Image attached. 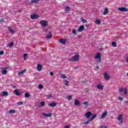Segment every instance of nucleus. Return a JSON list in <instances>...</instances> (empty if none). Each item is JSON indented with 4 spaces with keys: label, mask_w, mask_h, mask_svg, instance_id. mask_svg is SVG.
<instances>
[{
    "label": "nucleus",
    "mask_w": 128,
    "mask_h": 128,
    "mask_svg": "<svg viewBox=\"0 0 128 128\" xmlns=\"http://www.w3.org/2000/svg\"><path fill=\"white\" fill-rule=\"evenodd\" d=\"M78 60H80V55H78V54H76L70 59V60L71 62H78Z\"/></svg>",
    "instance_id": "1"
},
{
    "label": "nucleus",
    "mask_w": 128,
    "mask_h": 128,
    "mask_svg": "<svg viewBox=\"0 0 128 128\" xmlns=\"http://www.w3.org/2000/svg\"><path fill=\"white\" fill-rule=\"evenodd\" d=\"M119 90L120 92H124V95L128 94V90H126V88H120Z\"/></svg>",
    "instance_id": "2"
},
{
    "label": "nucleus",
    "mask_w": 128,
    "mask_h": 128,
    "mask_svg": "<svg viewBox=\"0 0 128 128\" xmlns=\"http://www.w3.org/2000/svg\"><path fill=\"white\" fill-rule=\"evenodd\" d=\"M40 24L42 26L46 28L48 26V21L42 20L40 22Z\"/></svg>",
    "instance_id": "3"
},
{
    "label": "nucleus",
    "mask_w": 128,
    "mask_h": 128,
    "mask_svg": "<svg viewBox=\"0 0 128 128\" xmlns=\"http://www.w3.org/2000/svg\"><path fill=\"white\" fill-rule=\"evenodd\" d=\"M102 56L100 55V53H97L94 56V58L96 60H98V62H100L101 60V57Z\"/></svg>",
    "instance_id": "4"
},
{
    "label": "nucleus",
    "mask_w": 128,
    "mask_h": 128,
    "mask_svg": "<svg viewBox=\"0 0 128 128\" xmlns=\"http://www.w3.org/2000/svg\"><path fill=\"white\" fill-rule=\"evenodd\" d=\"M40 18V16L38 14H34L30 15V18L32 20H36V18Z\"/></svg>",
    "instance_id": "5"
},
{
    "label": "nucleus",
    "mask_w": 128,
    "mask_h": 128,
    "mask_svg": "<svg viewBox=\"0 0 128 128\" xmlns=\"http://www.w3.org/2000/svg\"><path fill=\"white\" fill-rule=\"evenodd\" d=\"M118 120L119 121V124H122V122H124L122 115V114L118 115Z\"/></svg>",
    "instance_id": "6"
},
{
    "label": "nucleus",
    "mask_w": 128,
    "mask_h": 128,
    "mask_svg": "<svg viewBox=\"0 0 128 128\" xmlns=\"http://www.w3.org/2000/svg\"><path fill=\"white\" fill-rule=\"evenodd\" d=\"M118 10H120V12H128V8H126L123 7V8H118Z\"/></svg>",
    "instance_id": "7"
},
{
    "label": "nucleus",
    "mask_w": 128,
    "mask_h": 128,
    "mask_svg": "<svg viewBox=\"0 0 128 128\" xmlns=\"http://www.w3.org/2000/svg\"><path fill=\"white\" fill-rule=\"evenodd\" d=\"M92 114V112L90 111H88V112H86L84 114L85 118H87L88 120L90 119V116Z\"/></svg>",
    "instance_id": "8"
},
{
    "label": "nucleus",
    "mask_w": 128,
    "mask_h": 128,
    "mask_svg": "<svg viewBox=\"0 0 128 128\" xmlns=\"http://www.w3.org/2000/svg\"><path fill=\"white\" fill-rule=\"evenodd\" d=\"M107 114H108V111L104 110L100 116L101 118L102 119L104 118L106 116Z\"/></svg>",
    "instance_id": "9"
},
{
    "label": "nucleus",
    "mask_w": 128,
    "mask_h": 128,
    "mask_svg": "<svg viewBox=\"0 0 128 128\" xmlns=\"http://www.w3.org/2000/svg\"><path fill=\"white\" fill-rule=\"evenodd\" d=\"M8 68L6 67L4 68L2 70V73L3 74H8V71L6 70H8Z\"/></svg>",
    "instance_id": "10"
},
{
    "label": "nucleus",
    "mask_w": 128,
    "mask_h": 128,
    "mask_svg": "<svg viewBox=\"0 0 128 128\" xmlns=\"http://www.w3.org/2000/svg\"><path fill=\"white\" fill-rule=\"evenodd\" d=\"M42 64H37V70L38 72H40V70H42Z\"/></svg>",
    "instance_id": "11"
},
{
    "label": "nucleus",
    "mask_w": 128,
    "mask_h": 128,
    "mask_svg": "<svg viewBox=\"0 0 128 128\" xmlns=\"http://www.w3.org/2000/svg\"><path fill=\"white\" fill-rule=\"evenodd\" d=\"M42 116H45V118H50V116H52V114L50 113V114H46V113H42Z\"/></svg>",
    "instance_id": "12"
},
{
    "label": "nucleus",
    "mask_w": 128,
    "mask_h": 128,
    "mask_svg": "<svg viewBox=\"0 0 128 128\" xmlns=\"http://www.w3.org/2000/svg\"><path fill=\"white\" fill-rule=\"evenodd\" d=\"M96 88L98 90H104V86L102 84H98L96 86Z\"/></svg>",
    "instance_id": "13"
},
{
    "label": "nucleus",
    "mask_w": 128,
    "mask_h": 128,
    "mask_svg": "<svg viewBox=\"0 0 128 128\" xmlns=\"http://www.w3.org/2000/svg\"><path fill=\"white\" fill-rule=\"evenodd\" d=\"M104 78L105 80H110V76H108V74L104 73Z\"/></svg>",
    "instance_id": "14"
},
{
    "label": "nucleus",
    "mask_w": 128,
    "mask_h": 128,
    "mask_svg": "<svg viewBox=\"0 0 128 128\" xmlns=\"http://www.w3.org/2000/svg\"><path fill=\"white\" fill-rule=\"evenodd\" d=\"M84 30V26H81L78 29V32H82Z\"/></svg>",
    "instance_id": "15"
},
{
    "label": "nucleus",
    "mask_w": 128,
    "mask_h": 128,
    "mask_svg": "<svg viewBox=\"0 0 128 128\" xmlns=\"http://www.w3.org/2000/svg\"><path fill=\"white\" fill-rule=\"evenodd\" d=\"M14 94H16V96H20V92H18V89L15 90Z\"/></svg>",
    "instance_id": "16"
},
{
    "label": "nucleus",
    "mask_w": 128,
    "mask_h": 128,
    "mask_svg": "<svg viewBox=\"0 0 128 128\" xmlns=\"http://www.w3.org/2000/svg\"><path fill=\"white\" fill-rule=\"evenodd\" d=\"M38 2H40V0H32L30 2V4H37Z\"/></svg>",
    "instance_id": "17"
},
{
    "label": "nucleus",
    "mask_w": 128,
    "mask_h": 128,
    "mask_svg": "<svg viewBox=\"0 0 128 128\" xmlns=\"http://www.w3.org/2000/svg\"><path fill=\"white\" fill-rule=\"evenodd\" d=\"M66 40L61 38L60 40V44H66Z\"/></svg>",
    "instance_id": "18"
},
{
    "label": "nucleus",
    "mask_w": 128,
    "mask_h": 128,
    "mask_svg": "<svg viewBox=\"0 0 128 128\" xmlns=\"http://www.w3.org/2000/svg\"><path fill=\"white\" fill-rule=\"evenodd\" d=\"M56 106V102H52L48 104V106H52V108Z\"/></svg>",
    "instance_id": "19"
},
{
    "label": "nucleus",
    "mask_w": 128,
    "mask_h": 128,
    "mask_svg": "<svg viewBox=\"0 0 128 128\" xmlns=\"http://www.w3.org/2000/svg\"><path fill=\"white\" fill-rule=\"evenodd\" d=\"M8 30L9 32H11V34H14V32H16V31H14V30L12 28H10V27H8Z\"/></svg>",
    "instance_id": "20"
},
{
    "label": "nucleus",
    "mask_w": 128,
    "mask_h": 128,
    "mask_svg": "<svg viewBox=\"0 0 128 128\" xmlns=\"http://www.w3.org/2000/svg\"><path fill=\"white\" fill-rule=\"evenodd\" d=\"M95 24H101V21L100 20V19H96L95 20Z\"/></svg>",
    "instance_id": "21"
},
{
    "label": "nucleus",
    "mask_w": 128,
    "mask_h": 128,
    "mask_svg": "<svg viewBox=\"0 0 128 128\" xmlns=\"http://www.w3.org/2000/svg\"><path fill=\"white\" fill-rule=\"evenodd\" d=\"M65 12H70V6H66L64 8Z\"/></svg>",
    "instance_id": "22"
},
{
    "label": "nucleus",
    "mask_w": 128,
    "mask_h": 128,
    "mask_svg": "<svg viewBox=\"0 0 128 128\" xmlns=\"http://www.w3.org/2000/svg\"><path fill=\"white\" fill-rule=\"evenodd\" d=\"M74 104L75 106H78V104H80V100H75Z\"/></svg>",
    "instance_id": "23"
},
{
    "label": "nucleus",
    "mask_w": 128,
    "mask_h": 128,
    "mask_svg": "<svg viewBox=\"0 0 128 128\" xmlns=\"http://www.w3.org/2000/svg\"><path fill=\"white\" fill-rule=\"evenodd\" d=\"M8 114H16V110H10L8 112Z\"/></svg>",
    "instance_id": "24"
},
{
    "label": "nucleus",
    "mask_w": 128,
    "mask_h": 128,
    "mask_svg": "<svg viewBox=\"0 0 128 128\" xmlns=\"http://www.w3.org/2000/svg\"><path fill=\"white\" fill-rule=\"evenodd\" d=\"M90 122H92L91 120H87L86 122H85L83 123V124H90Z\"/></svg>",
    "instance_id": "25"
},
{
    "label": "nucleus",
    "mask_w": 128,
    "mask_h": 128,
    "mask_svg": "<svg viewBox=\"0 0 128 128\" xmlns=\"http://www.w3.org/2000/svg\"><path fill=\"white\" fill-rule=\"evenodd\" d=\"M108 12V8H105L103 14L106 16V14H107Z\"/></svg>",
    "instance_id": "26"
},
{
    "label": "nucleus",
    "mask_w": 128,
    "mask_h": 128,
    "mask_svg": "<svg viewBox=\"0 0 128 128\" xmlns=\"http://www.w3.org/2000/svg\"><path fill=\"white\" fill-rule=\"evenodd\" d=\"M96 116H97L96 114H95L92 116V118L90 120H91L92 122V120H94V118H96Z\"/></svg>",
    "instance_id": "27"
},
{
    "label": "nucleus",
    "mask_w": 128,
    "mask_h": 128,
    "mask_svg": "<svg viewBox=\"0 0 128 128\" xmlns=\"http://www.w3.org/2000/svg\"><path fill=\"white\" fill-rule=\"evenodd\" d=\"M46 38H52V32H50L49 34L46 36Z\"/></svg>",
    "instance_id": "28"
},
{
    "label": "nucleus",
    "mask_w": 128,
    "mask_h": 128,
    "mask_svg": "<svg viewBox=\"0 0 128 128\" xmlns=\"http://www.w3.org/2000/svg\"><path fill=\"white\" fill-rule=\"evenodd\" d=\"M2 96H8V92H2Z\"/></svg>",
    "instance_id": "29"
},
{
    "label": "nucleus",
    "mask_w": 128,
    "mask_h": 128,
    "mask_svg": "<svg viewBox=\"0 0 128 128\" xmlns=\"http://www.w3.org/2000/svg\"><path fill=\"white\" fill-rule=\"evenodd\" d=\"M8 46H10V48L14 46V42H11L10 43L8 44Z\"/></svg>",
    "instance_id": "30"
},
{
    "label": "nucleus",
    "mask_w": 128,
    "mask_h": 128,
    "mask_svg": "<svg viewBox=\"0 0 128 128\" xmlns=\"http://www.w3.org/2000/svg\"><path fill=\"white\" fill-rule=\"evenodd\" d=\"M23 58H24V60H26V58H28V54H24L23 55Z\"/></svg>",
    "instance_id": "31"
},
{
    "label": "nucleus",
    "mask_w": 128,
    "mask_h": 128,
    "mask_svg": "<svg viewBox=\"0 0 128 128\" xmlns=\"http://www.w3.org/2000/svg\"><path fill=\"white\" fill-rule=\"evenodd\" d=\"M38 88H40V90H42V88H44V86H42V84H39L38 86Z\"/></svg>",
    "instance_id": "32"
},
{
    "label": "nucleus",
    "mask_w": 128,
    "mask_h": 128,
    "mask_svg": "<svg viewBox=\"0 0 128 128\" xmlns=\"http://www.w3.org/2000/svg\"><path fill=\"white\" fill-rule=\"evenodd\" d=\"M65 86H68V81L66 80H65L64 81Z\"/></svg>",
    "instance_id": "33"
},
{
    "label": "nucleus",
    "mask_w": 128,
    "mask_h": 128,
    "mask_svg": "<svg viewBox=\"0 0 128 128\" xmlns=\"http://www.w3.org/2000/svg\"><path fill=\"white\" fill-rule=\"evenodd\" d=\"M46 104V102H40V106H44Z\"/></svg>",
    "instance_id": "34"
},
{
    "label": "nucleus",
    "mask_w": 128,
    "mask_h": 128,
    "mask_svg": "<svg viewBox=\"0 0 128 128\" xmlns=\"http://www.w3.org/2000/svg\"><path fill=\"white\" fill-rule=\"evenodd\" d=\"M72 34H78V32H76V30L75 29H74L72 31Z\"/></svg>",
    "instance_id": "35"
},
{
    "label": "nucleus",
    "mask_w": 128,
    "mask_h": 128,
    "mask_svg": "<svg viewBox=\"0 0 128 128\" xmlns=\"http://www.w3.org/2000/svg\"><path fill=\"white\" fill-rule=\"evenodd\" d=\"M72 98V96H67V99L68 100H70Z\"/></svg>",
    "instance_id": "36"
},
{
    "label": "nucleus",
    "mask_w": 128,
    "mask_h": 128,
    "mask_svg": "<svg viewBox=\"0 0 128 128\" xmlns=\"http://www.w3.org/2000/svg\"><path fill=\"white\" fill-rule=\"evenodd\" d=\"M112 46L114 48H116V42H112Z\"/></svg>",
    "instance_id": "37"
},
{
    "label": "nucleus",
    "mask_w": 128,
    "mask_h": 128,
    "mask_svg": "<svg viewBox=\"0 0 128 128\" xmlns=\"http://www.w3.org/2000/svg\"><path fill=\"white\" fill-rule=\"evenodd\" d=\"M25 98H30V94L26 92L25 94Z\"/></svg>",
    "instance_id": "38"
},
{
    "label": "nucleus",
    "mask_w": 128,
    "mask_h": 128,
    "mask_svg": "<svg viewBox=\"0 0 128 128\" xmlns=\"http://www.w3.org/2000/svg\"><path fill=\"white\" fill-rule=\"evenodd\" d=\"M52 94H50L47 96V98L48 100H50V98H52Z\"/></svg>",
    "instance_id": "39"
},
{
    "label": "nucleus",
    "mask_w": 128,
    "mask_h": 128,
    "mask_svg": "<svg viewBox=\"0 0 128 128\" xmlns=\"http://www.w3.org/2000/svg\"><path fill=\"white\" fill-rule=\"evenodd\" d=\"M17 104H18V106H22V104H24V102H18L17 103Z\"/></svg>",
    "instance_id": "40"
},
{
    "label": "nucleus",
    "mask_w": 128,
    "mask_h": 128,
    "mask_svg": "<svg viewBox=\"0 0 128 128\" xmlns=\"http://www.w3.org/2000/svg\"><path fill=\"white\" fill-rule=\"evenodd\" d=\"M60 76H61V78H64V79L66 78V76H64V74L61 75Z\"/></svg>",
    "instance_id": "41"
},
{
    "label": "nucleus",
    "mask_w": 128,
    "mask_h": 128,
    "mask_svg": "<svg viewBox=\"0 0 128 128\" xmlns=\"http://www.w3.org/2000/svg\"><path fill=\"white\" fill-rule=\"evenodd\" d=\"M4 52L0 51V56H4Z\"/></svg>",
    "instance_id": "42"
},
{
    "label": "nucleus",
    "mask_w": 128,
    "mask_h": 128,
    "mask_svg": "<svg viewBox=\"0 0 128 128\" xmlns=\"http://www.w3.org/2000/svg\"><path fill=\"white\" fill-rule=\"evenodd\" d=\"M83 104H84L85 106H88V102H84Z\"/></svg>",
    "instance_id": "43"
},
{
    "label": "nucleus",
    "mask_w": 128,
    "mask_h": 128,
    "mask_svg": "<svg viewBox=\"0 0 128 128\" xmlns=\"http://www.w3.org/2000/svg\"><path fill=\"white\" fill-rule=\"evenodd\" d=\"M82 22H84V24H86V20L84 19V18H82Z\"/></svg>",
    "instance_id": "44"
},
{
    "label": "nucleus",
    "mask_w": 128,
    "mask_h": 128,
    "mask_svg": "<svg viewBox=\"0 0 128 128\" xmlns=\"http://www.w3.org/2000/svg\"><path fill=\"white\" fill-rule=\"evenodd\" d=\"M18 74H20L22 76V74H24V72H22V71H21L18 73Z\"/></svg>",
    "instance_id": "45"
},
{
    "label": "nucleus",
    "mask_w": 128,
    "mask_h": 128,
    "mask_svg": "<svg viewBox=\"0 0 128 128\" xmlns=\"http://www.w3.org/2000/svg\"><path fill=\"white\" fill-rule=\"evenodd\" d=\"M26 72V69H24L23 70H22V72H23V74H24Z\"/></svg>",
    "instance_id": "46"
},
{
    "label": "nucleus",
    "mask_w": 128,
    "mask_h": 128,
    "mask_svg": "<svg viewBox=\"0 0 128 128\" xmlns=\"http://www.w3.org/2000/svg\"><path fill=\"white\" fill-rule=\"evenodd\" d=\"M118 100H122V97H118Z\"/></svg>",
    "instance_id": "47"
},
{
    "label": "nucleus",
    "mask_w": 128,
    "mask_h": 128,
    "mask_svg": "<svg viewBox=\"0 0 128 128\" xmlns=\"http://www.w3.org/2000/svg\"><path fill=\"white\" fill-rule=\"evenodd\" d=\"M100 128H106V126H100Z\"/></svg>",
    "instance_id": "48"
},
{
    "label": "nucleus",
    "mask_w": 128,
    "mask_h": 128,
    "mask_svg": "<svg viewBox=\"0 0 128 128\" xmlns=\"http://www.w3.org/2000/svg\"><path fill=\"white\" fill-rule=\"evenodd\" d=\"M64 128H70V126L68 125H67L64 126Z\"/></svg>",
    "instance_id": "49"
},
{
    "label": "nucleus",
    "mask_w": 128,
    "mask_h": 128,
    "mask_svg": "<svg viewBox=\"0 0 128 128\" xmlns=\"http://www.w3.org/2000/svg\"><path fill=\"white\" fill-rule=\"evenodd\" d=\"M50 76H54V72H50Z\"/></svg>",
    "instance_id": "50"
},
{
    "label": "nucleus",
    "mask_w": 128,
    "mask_h": 128,
    "mask_svg": "<svg viewBox=\"0 0 128 128\" xmlns=\"http://www.w3.org/2000/svg\"><path fill=\"white\" fill-rule=\"evenodd\" d=\"M126 62H128V57L126 58Z\"/></svg>",
    "instance_id": "51"
},
{
    "label": "nucleus",
    "mask_w": 128,
    "mask_h": 128,
    "mask_svg": "<svg viewBox=\"0 0 128 128\" xmlns=\"http://www.w3.org/2000/svg\"><path fill=\"white\" fill-rule=\"evenodd\" d=\"M96 70H98V66H96Z\"/></svg>",
    "instance_id": "52"
},
{
    "label": "nucleus",
    "mask_w": 128,
    "mask_h": 128,
    "mask_svg": "<svg viewBox=\"0 0 128 128\" xmlns=\"http://www.w3.org/2000/svg\"><path fill=\"white\" fill-rule=\"evenodd\" d=\"M1 22H4V18H2Z\"/></svg>",
    "instance_id": "53"
},
{
    "label": "nucleus",
    "mask_w": 128,
    "mask_h": 128,
    "mask_svg": "<svg viewBox=\"0 0 128 128\" xmlns=\"http://www.w3.org/2000/svg\"><path fill=\"white\" fill-rule=\"evenodd\" d=\"M14 88H16V86H14Z\"/></svg>",
    "instance_id": "54"
},
{
    "label": "nucleus",
    "mask_w": 128,
    "mask_h": 128,
    "mask_svg": "<svg viewBox=\"0 0 128 128\" xmlns=\"http://www.w3.org/2000/svg\"><path fill=\"white\" fill-rule=\"evenodd\" d=\"M126 76H128V73H127Z\"/></svg>",
    "instance_id": "55"
},
{
    "label": "nucleus",
    "mask_w": 128,
    "mask_h": 128,
    "mask_svg": "<svg viewBox=\"0 0 128 128\" xmlns=\"http://www.w3.org/2000/svg\"><path fill=\"white\" fill-rule=\"evenodd\" d=\"M0 100H2L0 99Z\"/></svg>",
    "instance_id": "56"
}]
</instances>
